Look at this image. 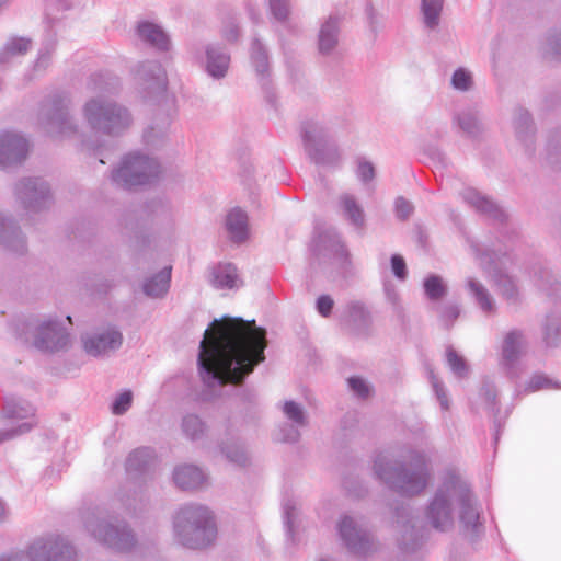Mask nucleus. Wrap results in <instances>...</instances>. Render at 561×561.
<instances>
[{
  "label": "nucleus",
  "instance_id": "1",
  "mask_svg": "<svg viewBox=\"0 0 561 561\" xmlns=\"http://www.w3.org/2000/svg\"><path fill=\"white\" fill-rule=\"evenodd\" d=\"M265 335L255 321L215 320L201 342L199 363L222 383H240L265 359Z\"/></svg>",
  "mask_w": 561,
  "mask_h": 561
},
{
  "label": "nucleus",
  "instance_id": "2",
  "mask_svg": "<svg viewBox=\"0 0 561 561\" xmlns=\"http://www.w3.org/2000/svg\"><path fill=\"white\" fill-rule=\"evenodd\" d=\"M456 513L466 535L479 534L482 525L472 492L459 477H450L437 488L430 500L425 508V519L434 529L448 531L454 527Z\"/></svg>",
  "mask_w": 561,
  "mask_h": 561
},
{
  "label": "nucleus",
  "instance_id": "3",
  "mask_svg": "<svg viewBox=\"0 0 561 561\" xmlns=\"http://www.w3.org/2000/svg\"><path fill=\"white\" fill-rule=\"evenodd\" d=\"M374 472L387 486L405 496L423 492L431 479L430 470L422 457L404 462L379 455L374 461Z\"/></svg>",
  "mask_w": 561,
  "mask_h": 561
},
{
  "label": "nucleus",
  "instance_id": "4",
  "mask_svg": "<svg viewBox=\"0 0 561 561\" xmlns=\"http://www.w3.org/2000/svg\"><path fill=\"white\" fill-rule=\"evenodd\" d=\"M481 268L488 273L499 290V294L508 304L516 305L520 301L522 295L515 279L505 271L510 257L501 249L484 248L477 254Z\"/></svg>",
  "mask_w": 561,
  "mask_h": 561
},
{
  "label": "nucleus",
  "instance_id": "5",
  "mask_svg": "<svg viewBox=\"0 0 561 561\" xmlns=\"http://www.w3.org/2000/svg\"><path fill=\"white\" fill-rule=\"evenodd\" d=\"M529 341L523 329L512 328L502 334L499 347V365L511 380L520 377L518 362L527 354Z\"/></svg>",
  "mask_w": 561,
  "mask_h": 561
},
{
  "label": "nucleus",
  "instance_id": "6",
  "mask_svg": "<svg viewBox=\"0 0 561 561\" xmlns=\"http://www.w3.org/2000/svg\"><path fill=\"white\" fill-rule=\"evenodd\" d=\"M119 176L124 178L128 185L145 184L150 176L158 174L156 161L140 156H128L118 170Z\"/></svg>",
  "mask_w": 561,
  "mask_h": 561
},
{
  "label": "nucleus",
  "instance_id": "7",
  "mask_svg": "<svg viewBox=\"0 0 561 561\" xmlns=\"http://www.w3.org/2000/svg\"><path fill=\"white\" fill-rule=\"evenodd\" d=\"M461 195L469 206L494 222L504 224L507 220V213L500 205L477 190L466 188Z\"/></svg>",
  "mask_w": 561,
  "mask_h": 561
},
{
  "label": "nucleus",
  "instance_id": "8",
  "mask_svg": "<svg viewBox=\"0 0 561 561\" xmlns=\"http://www.w3.org/2000/svg\"><path fill=\"white\" fill-rule=\"evenodd\" d=\"M28 152L25 138L12 133L0 135V165L9 167L20 163Z\"/></svg>",
  "mask_w": 561,
  "mask_h": 561
},
{
  "label": "nucleus",
  "instance_id": "9",
  "mask_svg": "<svg viewBox=\"0 0 561 561\" xmlns=\"http://www.w3.org/2000/svg\"><path fill=\"white\" fill-rule=\"evenodd\" d=\"M85 111L92 124H102V127L108 131L113 130L119 122L127 121L126 113L121 108L104 106L96 101L88 103Z\"/></svg>",
  "mask_w": 561,
  "mask_h": 561
},
{
  "label": "nucleus",
  "instance_id": "10",
  "mask_svg": "<svg viewBox=\"0 0 561 561\" xmlns=\"http://www.w3.org/2000/svg\"><path fill=\"white\" fill-rule=\"evenodd\" d=\"M121 344L122 334L116 330H108L100 335L83 340L85 352L94 356L115 350Z\"/></svg>",
  "mask_w": 561,
  "mask_h": 561
},
{
  "label": "nucleus",
  "instance_id": "11",
  "mask_svg": "<svg viewBox=\"0 0 561 561\" xmlns=\"http://www.w3.org/2000/svg\"><path fill=\"white\" fill-rule=\"evenodd\" d=\"M466 288L483 313L494 314L496 312L495 299L480 280L474 277H468L466 280Z\"/></svg>",
  "mask_w": 561,
  "mask_h": 561
},
{
  "label": "nucleus",
  "instance_id": "12",
  "mask_svg": "<svg viewBox=\"0 0 561 561\" xmlns=\"http://www.w3.org/2000/svg\"><path fill=\"white\" fill-rule=\"evenodd\" d=\"M377 549L374 536L366 528L353 524V558H367Z\"/></svg>",
  "mask_w": 561,
  "mask_h": 561
},
{
  "label": "nucleus",
  "instance_id": "13",
  "mask_svg": "<svg viewBox=\"0 0 561 561\" xmlns=\"http://www.w3.org/2000/svg\"><path fill=\"white\" fill-rule=\"evenodd\" d=\"M226 227L233 241H244L249 232L248 215L240 208L230 210L227 215Z\"/></svg>",
  "mask_w": 561,
  "mask_h": 561
},
{
  "label": "nucleus",
  "instance_id": "14",
  "mask_svg": "<svg viewBox=\"0 0 561 561\" xmlns=\"http://www.w3.org/2000/svg\"><path fill=\"white\" fill-rule=\"evenodd\" d=\"M374 332L370 312L360 304H353V336L366 339Z\"/></svg>",
  "mask_w": 561,
  "mask_h": 561
},
{
  "label": "nucleus",
  "instance_id": "15",
  "mask_svg": "<svg viewBox=\"0 0 561 561\" xmlns=\"http://www.w3.org/2000/svg\"><path fill=\"white\" fill-rule=\"evenodd\" d=\"M444 0H421V18L424 26L430 30H436L440 23Z\"/></svg>",
  "mask_w": 561,
  "mask_h": 561
},
{
  "label": "nucleus",
  "instance_id": "16",
  "mask_svg": "<svg viewBox=\"0 0 561 561\" xmlns=\"http://www.w3.org/2000/svg\"><path fill=\"white\" fill-rule=\"evenodd\" d=\"M174 481L181 489L191 490L203 484L204 476L197 467L183 466L175 470Z\"/></svg>",
  "mask_w": 561,
  "mask_h": 561
},
{
  "label": "nucleus",
  "instance_id": "17",
  "mask_svg": "<svg viewBox=\"0 0 561 561\" xmlns=\"http://www.w3.org/2000/svg\"><path fill=\"white\" fill-rule=\"evenodd\" d=\"M237 270L230 263L218 264L213 270L211 284L216 288H233L237 286Z\"/></svg>",
  "mask_w": 561,
  "mask_h": 561
},
{
  "label": "nucleus",
  "instance_id": "18",
  "mask_svg": "<svg viewBox=\"0 0 561 561\" xmlns=\"http://www.w3.org/2000/svg\"><path fill=\"white\" fill-rule=\"evenodd\" d=\"M197 515L205 519V526L203 528L195 529L196 542L191 543V548H202L214 540L216 536V528L211 523V516L206 507H198Z\"/></svg>",
  "mask_w": 561,
  "mask_h": 561
},
{
  "label": "nucleus",
  "instance_id": "19",
  "mask_svg": "<svg viewBox=\"0 0 561 561\" xmlns=\"http://www.w3.org/2000/svg\"><path fill=\"white\" fill-rule=\"evenodd\" d=\"M356 176L358 181L363 184L364 188L371 195L375 190V178H376V168L374 163L367 160L365 157H358L356 159Z\"/></svg>",
  "mask_w": 561,
  "mask_h": 561
},
{
  "label": "nucleus",
  "instance_id": "20",
  "mask_svg": "<svg viewBox=\"0 0 561 561\" xmlns=\"http://www.w3.org/2000/svg\"><path fill=\"white\" fill-rule=\"evenodd\" d=\"M138 34L144 41L150 43L159 49L168 48V37L156 24L148 22L140 23L138 25Z\"/></svg>",
  "mask_w": 561,
  "mask_h": 561
},
{
  "label": "nucleus",
  "instance_id": "21",
  "mask_svg": "<svg viewBox=\"0 0 561 561\" xmlns=\"http://www.w3.org/2000/svg\"><path fill=\"white\" fill-rule=\"evenodd\" d=\"M514 127L517 138L529 147L533 142V124L529 113L518 108L514 117Z\"/></svg>",
  "mask_w": 561,
  "mask_h": 561
},
{
  "label": "nucleus",
  "instance_id": "22",
  "mask_svg": "<svg viewBox=\"0 0 561 561\" xmlns=\"http://www.w3.org/2000/svg\"><path fill=\"white\" fill-rule=\"evenodd\" d=\"M171 278V266H165L157 276L146 282L144 290L148 296L159 297L167 293Z\"/></svg>",
  "mask_w": 561,
  "mask_h": 561
},
{
  "label": "nucleus",
  "instance_id": "23",
  "mask_svg": "<svg viewBox=\"0 0 561 561\" xmlns=\"http://www.w3.org/2000/svg\"><path fill=\"white\" fill-rule=\"evenodd\" d=\"M543 342L548 347H557L560 344L561 317L557 314L547 316L543 327Z\"/></svg>",
  "mask_w": 561,
  "mask_h": 561
},
{
  "label": "nucleus",
  "instance_id": "24",
  "mask_svg": "<svg viewBox=\"0 0 561 561\" xmlns=\"http://www.w3.org/2000/svg\"><path fill=\"white\" fill-rule=\"evenodd\" d=\"M425 296L431 301H438L448 294V286L444 279L435 274L427 276L423 282Z\"/></svg>",
  "mask_w": 561,
  "mask_h": 561
},
{
  "label": "nucleus",
  "instance_id": "25",
  "mask_svg": "<svg viewBox=\"0 0 561 561\" xmlns=\"http://www.w3.org/2000/svg\"><path fill=\"white\" fill-rule=\"evenodd\" d=\"M560 383L546 375L535 374L529 380L523 385L517 387L518 393H531L543 389H559Z\"/></svg>",
  "mask_w": 561,
  "mask_h": 561
},
{
  "label": "nucleus",
  "instance_id": "26",
  "mask_svg": "<svg viewBox=\"0 0 561 561\" xmlns=\"http://www.w3.org/2000/svg\"><path fill=\"white\" fill-rule=\"evenodd\" d=\"M455 121L462 133L469 137H476L482 130L477 113L471 110L460 112L455 117Z\"/></svg>",
  "mask_w": 561,
  "mask_h": 561
},
{
  "label": "nucleus",
  "instance_id": "27",
  "mask_svg": "<svg viewBox=\"0 0 561 561\" xmlns=\"http://www.w3.org/2000/svg\"><path fill=\"white\" fill-rule=\"evenodd\" d=\"M58 336V332L51 325L46 323L39 328L38 337L35 341V345L39 350L55 351L57 346L54 344L55 339Z\"/></svg>",
  "mask_w": 561,
  "mask_h": 561
},
{
  "label": "nucleus",
  "instance_id": "28",
  "mask_svg": "<svg viewBox=\"0 0 561 561\" xmlns=\"http://www.w3.org/2000/svg\"><path fill=\"white\" fill-rule=\"evenodd\" d=\"M396 517H397V525L398 527L399 526H402V528H404V534L402 535V541H401V545H402V548L403 549H409V541H412L414 543L415 541V535L412 530L413 528V525L410 526V519H407L408 517V513H407V510L404 507L400 508L397 511L396 513Z\"/></svg>",
  "mask_w": 561,
  "mask_h": 561
},
{
  "label": "nucleus",
  "instance_id": "29",
  "mask_svg": "<svg viewBox=\"0 0 561 561\" xmlns=\"http://www.w3.org/2000/svg\"><path fill=\"white\" fill-rule=\"evenodd\" d=\"M446 357L450 369L457 377L465 378L468 376L469 367L466 360L454 348L447 350Z\"/></svg>",
  "mask_w": 561,
  "mask_h": 561
},
{
  "label": "nucleus",
  "instance_id": "30",
  "mask_svg": "<svg viewBox=\"0 0 561 561\" xmlns=\"http://www.w3.org/2000/svg\"><path fill=\"white\" fill-rule=\"evenodd\" d=\"M336 44V26L332 21L327 22L320 31L319 46L323 51L330 50Z\"/></svg>",
  "mask_w": 561,
  "mask_h": 561
},
{
  "label": "nucleus",
  "instance_id": "31",
  "mask_svg": "<svg viewBox=\"0 0 561 561\" xmlns=\"http://www.w3.org/2000/svg\"><path fill=\"white\" fill-rule=\"evenodd\" d=\"M451 85L458 91H469L473 85V78L466 68H458L451 76Z\"/></svg>",
  "mask_w": 561,
  "mask_h": 561
},
{
  "label": "nucleus",
  "instance_id": "32",
  "mask_svg": "<svg viewBox=\"0 0 561 561\" xmlns=\"http://www.w3.org/2000/svg\"><path fill=\"white\" fill-rule=\"evenodd\" d=\"M207 54H208V62H207L208 72L213 77H216V78L224 77V75L228 68L229 58L224 55L214 57L211 51H208Z\"/></svg>",
  "mask_w": 561,
  "mask_h": 561
},
{
  "label": "nucleus",
  "instance_id": "33",
  "mask_svg": "<svg viewBox=\"0 0 561 561\" xmlns=\"http://www.w3.org/2000/svg\"><path fill=\"white\" fill-rule=\"evenodd\" d=\"M332 214L336 218H341L344 220L351 219V198L347 194L339 196L332 202L331 205Z\"/></svg>",
  "mask_w": 561,
  "mask_h": 561
},
{
  "label": "nucleus",
  "instance_id": "34",
  "mask_svg": "<svg viewBox=\"0 0 561 561\" xmlns=\"http://www.w3.org/2000/svg\"><path fill=\"white\" fill-rule=\"evenodd\" d=\"M437 311L439 313L440 321L447 329H449L453 325V323L460 314L459 306L455 304H448L443 307H439L437 308Z\"/></svg>",
  "mask_w": 561,
  "mask_h": 561
},
{
  "label": "nucleus",
  "instance_id": "35",
  "mask_svg": "<svg viewBox=\"0 0 561 561\" xmlns=\"http://www.w3.org/2000/svg\"><path fill=\"white\" fill-rule=\"evenodd\" d=\"M353 394L362 400L368 399L374 394V387L366 379L353 376Z\"/></svg>",
  "mask_w": 561,
  "mask_h": 561
},
{
  "label": "nucleus",
  "instance_id": "36",
  "mask_svg": "<svg viewBox=\"0 0 561 561\" xmlns=\"http://www.w3.org/2000/svg\"><path fill=\"white\" fill-rule=\"evenodd\" d=\"M385 295L387 301L391 305L394 313L401 316L403 313V306L401 304L400 294L393 285L385 286Z\"/></svg>",
  "mask_w": 561,
  "mask_h": 561
},
{
  "label": "nucleus",
  "instance_id": "37",
  "mask_svg": "<svg viewBox=\"0 0 561 561\" xmlns=\"http://www.w3.org/2000/svg\"><path fill=\"white\" fill-rule=\"evenodd\" d=\"M414 210L412 203L404 197H397L394 202L396 216L401 219H408Z\"/></svg>",
  "mask_w": 561,
  "mask_h": 561
},
{
  "label": "nucleus",
  "instance_id": "38",
  "mask_svg": "<svg viewBox=\"0 0 561 561\" xmlns=\"http://www.w3.org/2000/svg\"><path fill=\"white\" fill-rule=\"evenodd\" d=\"M431 383L435 391L437 400L439 401L442 409L447 411L449 409V400H448L447 393L444 389L443 383L438 380V378L434 374H431Z\"/></svg>",
  "mask_w": 561,
  "mask_h": 561
},
{
  "label": "nucleus",
  "instance_id": "39",
  "mask_svg": "<svg viewBox=\"0 0 561 561\" xmlns=\"http://www.w3.org/2000/svg\"><path fill=\"white\" fill-rule=\"evenodd\" d=\"M133 396L130 391H125L119 394L112 407L114 414H122L128 410L131 404Z\"/></svg>",
  "mask_w": 561,
  "mask_h": 561
},
{
  "label": "nucleus",
  "instance_id": "40",
  "mask_svg": "<svg viewBox=\"0 0 561 561\" xmlns=\"http://www.w3.org/2000/svg\"><path fill=\"white\" fill-rule=\"evenodd\" d=\"M391 268L396 277H398L400 280H404L408 276L407 265L404 259L399 255L394 254L391 257Z\"/></svg>",
  "mask_w": 561,
  "mask_h": 561
},
{
  "label": "nucleus",
  "instance_id": "41",
  "mask_svg": "<svg viewBox=\"0 0 561 561\" xmlns=\"http://www.w3.org/2000/svg\"><path fill=\"white\" fill-rule=\"evenodd\" d=\"M284 412L290 420H293L297 423L304 424V421H305L304 412L297 403H295L293 401L286 402L284 404Z\"/></svg>",
  "mask_w": 561,
  "mask_h": 561
},
{
  "label": "nucleus",
  "instance_id": "42",
  "mask_svg": "<svg viewBox=\"0 0 561 561\" xmlns=\"http://www.w3.org/2000/svg\"><path fill=\"white\" fill-rule=\"evenodd\" d=\"M334 306L333 299L329 295H321L317 299V310L322 317H329Z\"/></svg>",
  "mask_w": 561,
  "mask_h": 561
},
{
  "label": "nucleus",
  "instance_id": "43",
  "mask_svg": "<svg viewBox=\"0 0 561 561\" xmlns=\"http://www.w3.org/2000/svg\"><path fill=\"white\" fill-rule=\"evenodd\" d=\"M30 42L24 38H19L12 41L5 48L7 53L10 55L22 54L28 49Z\"/></svg>",
  "mask_w": 561,
  "mask_h": 561
},
{
  "label": "nucleus",
  "instance_id": "44",
  "mask_svg": "<svg viewBox=\"0 0 561 561\" xmlns=\"http://www.w3.org/2000/svg\"><path fill=\"white\" fill-rule=\"evenodd\" d=\"M337 529H339V534H340L344 545L346 547H348L350 543H351V539H350V535H351V520H350V518L348 517H344L339 523Z\"/></svg>",
  "mask_w": 561,
  "mask_h": 561
},
{
  "label": "nucleus",
  "instance_id": "45",
  "mask_svg": "<svg viewBox=\"0 0 561 561\" xmlns=\"http://www.w3.org/2000/svg\"><path fill=\"white\" fill-rule=\"evenodd\" d=\"M271 5L276 18L285 19L287 16L288 10L279 0H271Z\"/></svg>",
  "mask_w": 561,
  "mask_h": 561
},
{
  "label": "nucleus",
  "instance_id": "46",
  "mask_svg": "<svg viewBox=\"0 0 561 561\" xmlns=\"http://www.w3.org/2000/svg\"><path fill=\"white\" fill-rule=\"evenodd\" d=\"M365 221V215L363 209L355 204L353 201V226H363Z\"/></svg>",
  "mask_w": 561,
  "mask_h": 561
},
{
  "label": "nucleus",
  "instance_id": "47",
  "mask_svg": "<svg viewBox=\"0 0 561 561\" xmlns=\"http://www.w3.org/2000/svg\"><path fill=\"white\" fill-rule=\"evenodd\" d=\"M413 233H414L415 242H417L420 244H424V243L428 242V233H427L426 229H424L423 227L415 226Z\"/></svg>",
  "mask_w": 561,
  "mask_h": 561
},
{
  "label": "nucleus",
  "instance_id": "48",
  "mask_svg": "<svg viewBox=\"0 0 561 561\" xmlns=\"http://www.w3.org/2000/svg\"><path fill=\"white\" fill-rule=\"evenodd\" d=\"M549 49L551 54L561 56V35L553 36L549 39Z\"/></svg>",
  "mask_w": 561,
  "mask_h": 561
},
{
  "label": "nucleus",
  "instance_id": "49",
  "mask_svg": "<svg viewBox=\"0 0 561 561\" xmlns=\"http://www.w3.org/2000/svg\"><path fill=\"white\" fill-rule=\"evenodd\" d=\"M199 425H201V422H199V420L197 417H193L192 416V417H188V419L185 420L186 428H188L191 426L192 427H196V426H199Z\"/></svg>",
  "mask_w": 561,
  "mask_h": 561
},
{
  "label": "nucleus",
  "instance_id": "50",
  "mask_svg": "<svg viewBox=\"0 0 561 561\" xmlns=\"http://www.w3.org/2000/svg\"><path fill=\"white\" fill-rule=\"evenodd\" d=\"M367 14H368L370 24L374 25L376 23V12H375V10L373 8H368Z\"/></svg>",
  "mask_w": 561,
  "mask_h": 561
},
{
  "label": "nucleus",
  "instance_id": "51",
  "mask_svg": "<svg viewBox=\"0 0 561 561\" xmlns=\"http://www.w3.org/2000/svg\"><path fill=\"white\" fill-rule=\"evenodd\" d=\"M10 437H11V435L9 433H0V443Z\"/></svg>",
  "mask_w": 561,
  "mask_h": 561
}]
</instances>
